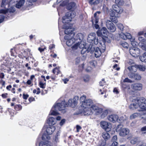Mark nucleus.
<instances>
[{"label": "nucleus", "mask_w": 146, "mask_h": 146, "mask_svg": "<svg viewBox=\"0 0 146 146\" xmlns=\"http://www.w3.org/2000/svg\"><path fill=\"white\" fill-rule=\"evenodd\" d=\"M86 96L83 95L80 98L81 103L80 113L84 115L88 116L92 114V110L90 109L93 104L92 101L90 99H86Z\"/></svg>", "instance_id": "1"}, {"label": "nucleus", "mask_w": 146, "mask_h": 146, "mask_svg": "<svg viewBox=\"0 0 146 146\" xmlns=\"http://www.w3.org/2000/svg\"><path fill=\"white\" fill-rule=\"evenodd\" d=\"M146 99L144 97H141L133 99V103L129 106V108L133 110L138 108L142 110H146Z\"/></svg>", "instance_id": "2"}, {"label": "nucleus", "mask_w": 146, "mask_h": 146, "mask_svg": "<svg viewBox=\"0 0 146 146\" xmlns=\"http://www.w3.org/2000/svg\"><path fill=\"white\" fill-rule=\"evenodd\" d=\"M67 105L66 104L64 100L61 103H57L52 107L50 111L49 115H58V113L54 110H58L61 111L63 113L66 111V107Z\"/></svg>", "instance_id": "3"}, {"label": "nucleus", "mask_w": 146, "mask_h": 146, "mask_svg": "<svg viewBox=\"0 0 146 146\" xmlns=\"http://www.w3.org/2000/svg\"><path fill=\"white\" fill-rule=\"evenodd\" d=\"M109 33L107 29L105 27H103L101 29V37L102 38L103 44H102V48H101V53L104 52L106 50V45L105 43L106 42H110V40L107 36Z\"/></svg>", "instance_id": "4"}, {"label": "nucleus", "mask_w": 146, "mask_h": 146, "mask_svg": "<svg viewBox=\"0 0 146 146\" xmlns=\"http://www.w3.org/2000/svg\"><path fill=\"white\" fill-rule=\"evenodd\" d=\"M55 130L54 127L49 125L47 127H44L43 131H44V133L42 136V139L43 140H45L46 139L48 140L50 139V137L49 135L52 134Z\"/></svg>", "instance_id": "5"}, {"label": "nucleus", "mask_w": 146, "mask_h": 146, "mask_svg": "<svg viewBox=\"0 0 146 146\" xmlns=\"http://www.w3.org/2000/svg\"><path fill=\"white\" fill-rule=\"evenodd\" d=\"M100 13V11L97 12L94 14V17L91 20L93 24L95 23L94 27L96 29H98L97 31V34L98 36H100V30L99 26L97 24L99 19V15Z\"/></svg>", "instance_id": "6"}, {"label": "nucleus", "mask_w": 146, "mask_h": 146, "mask_svg": "<svg viewBox=\"0 0 146 146\" xmlns=\"http://www.w3.org/2000/svg\"><path fill=\"white\" fill-rule=\"evenodd\" d=\"M75 13L74 11H70L67 12L65 16L63 17L62 22L64 23H69L72 19L75 16Z\"/></svg>", "instance_id": "7"}, {"label": "nucleus", "mask_w": 146, "mask_h": 146, "mask_svg": "<svg viewBox=\"0 0 146 146\" xmlns=\"http://www.w3.org/2000/svg\"><path fill=\"white\" fill-rule=\"evenodd\" d=\"M116 131L119 132V135L121 136H125L129 133V130L128 129L123 128L121 124L119 125L117 128Z\"/></svg>", "instance_id": "8"}, {"label": "nucleus", "mask_w": 146, "mask_h": 146, "mask_svg": "<svg viewBox=\"0 0 146 146\" xmlns=\"http://www.w3.org/2000/svg\"><path fill=\"white\" fill-rule=\"evenodd\" d=\"M129 51L130 54L134 57H138L140 55V50L137 47L131 48Z\"/></svg>", "instance_id": "9"}, {"label": "nucleus", "mask_w": 146, "mask_h": 146, "mask_svg": "<svg viewBox=\"0 0 146 146\" xmlns=\"http://www.w3.org/2000/svg\"><path fill=\"white\" fill-rule=\"evenodd\" d=\"M142 115L144 116V117H142V118H145L146 119H144L143 121V122L144 123H146V117L145 116V115H146V112L145 113L141 111L140 113H134L130 115V118L131 119H133L138 116Z\"/></svg>", "instance_id": "10"}, {"label": "nucleus", "mask_w": 146, "mask_h": 146, "mask_svg": "<svg viewBox=\"0 0 146 146\" xmlns=\"http://www.w3.org/2000/svg\"><path fill=\"white\" fill-rule=\"evenodd\" d=\"M106 25L108 29L111 32H114L116 30V28L114 24L110 21L107 20L106 21Z\"/></svg>", "instance_id": "11"}, {"label": "nucleus", "mask_w": 146, "mask_h": 146, "mask_svg": "<svg viewBox=\"0 0 146 146\" xmlns=\"http://www.w3.org/2000/svg\"><path fill=\"white\" fill-rule=\"evenodd\" d=\"M72 25L70 24L69 26H68L66 24L64 25L62 27L63 29H65L64 32L66 34H70L72 35V36L74 35V33H71L72 32Z\"/></svg>", "instance_id": "12"}, {"label": "nucleus", "mask_w": 146, "mask_h": 146, "mask_svg": "<svg viewBox=\"0 0 146 146\" xmlns=\"http://www.w3.org/2000/svg\"><path fill=\"white\" fill-rule=\"evenodd\" d=\"M110 12L111 21L115 23H117L118 22L117 18L118 17V15L116 14L114 12V11L111 10L110 11Z\"/></svg>", "instance_id": "13"}, {"label": "nucleus", "mask_w": 146, "mask_h": 146, "mask_svg": "<svg viewBox=\"0 0 146 146\" xmlns=\"http://www.w3.org/2000/svg\"><path fill=\"white\" fill-rule=\"evenodd\" d=\"M15 11V8L13 7H11L10 8H8L6 9H0V14H6L7 13H10L14 12Z\"/></svg>", "instance_id": "14"}, {"label": "nucleus", "mask_w": 146, "mask_h": 146, "mask_svg": "<svg viewBox=\"0 0 146 146\" xmlns=\"http://www.w3.org/2000/svg\"><path fill=\"white\" fill-rule=\"evenodd\" d=\"M139 40L140 41V45L143 50H146V40L142 36H140L138 38Z\"/></svg>", "instance_id": "15"}, {"label": "nucleus", "mask_w": 146, "mask_h": 146, "mask_svg": "<svg viewBox=\"0 0 146 146\" xmlns=\"http://www.w3.org/2000/svg\"><path fill=\"white\" fill-rule=\"evenodd\" d=\"M101 127L106 131H109L110 130L111 127L110 123L105 121H102L101 122Z\"/></svg>", "instance_id": "16"}, {"label": "nucleus", "mask_w": 146, "mask_h": 146, "mask_svg": "<svg viewBox=\"0 0 146 146\" xmlns=\"http://www.w3.org/2000/svg\"><path fill=\"white\" fill-rule=\"evenodd\" d=\"M113 10H111L114 11L116 14L118 15V14H120L122 13L123 11V9L119 7L117 5H113L112 6Z\"/></svg>", "instance_id": "17"}, {"label": "nucleus", "mask_w": 146, "mask_h": 146, "mask_svg": "<svg viewBox=\"0 0 146 146\" xmlns=\"http://www.w3.org/2000/svg\"><path fill=\"white\" fill-rule=\"evenodd\" d=\"M94 50V47H93L92 44H91L89 45V46L87 48H83L81 51V53L82 54H84L86 52H90L91 53H93V51Z\"/></svg>", "instance_id": "18"}, {"label": "nucleus", "mask_w": 146, "mask_h": 146, "mask_svg": "<svg viewBox=\"0 0 146 146\" xmlns=\"http://www.w3.org/2000/svg\"><path fill=\"white\" fill-rule=\"evenodd\" d=\"M118 118V116L115 114H111L108 117V119L110 121L113 123L116 121L117 122Z\"/></svg>", "instance_id": "19"}, {"label": "nucleus", "mask_w": 146, "mask_h": 146, "mask_svg": "<svg viewBox=\"0 0 146 146\" xmlns=\"http://www.w3.org/2000/svg\"><path fill=\"white\" fill-rule=\"evenodd\" d=\"M66 104L67 105V106L66 108L69 106L72 108L75 107L77 103V101L76 100L75 97L73 99H70L68 101V105L65 102Z\"/></svg>", "instance_id": "20"}, {"label": "nucleus", "mask_w": 146, "mask_h": 146, "mask_svg": "<svg viewBox=\"0 0 146 146\" xmlns=\"http://www.w3.org/2000/svg\"><path fill=\"white\" fill-rule=\"evenodd\" d=\"M102 137L104 140L103 141L101 145H105L106 143V140L109 139L110 138V136L108 132H104L102 133Z\"/></svg>", "instance_id": "21"}, {"label": "nucleus", "mask_w": 146, "mask_h": 146, "mask_svg": "<svg viewBox=\"0 0 146 146\" xmlns=\"http://www.w3.org/2000/svg\"><path fill=\"white\" fill-rule=\"evenodd\" d=\"M90 109H91L93 111L92 114L94 113L96 115H97L100 113V110L99 107L96 105H92Z\"/></svg>", "instance_id": "22"}, {"label": "nucleus", "mask_w": 146, "mask_h": 146, "mask_svg": "<svg viewBox=\"0 0 146 146\" xmlns=\"http://www.w3.org/2000/svg\"><path fill=\"white\" fill-rule=\"evenodd\" d=\"M9 4L8 0H2L1 7L3 9H7L9 7Z\"/></svg>", "instance_id": "23"}, {"label": "nucleus", "mask_w": 146, "mask_h": 146, "mask_svg": "<svg viewBox=\"0 0 146 146\" xmlns=\"http://www.w3.org/2000/svg\"><path fill=\"white\" fill-rule=\"evenodd\" d=\"M142 88V85L141 84H135L131 85V88L134 90H140Z\"/></svg>", "instance_id": "24"}, {"label": "nucleus", "mask_w": 146, "mask_h": 146, "mask_svg": "<svg viewBox=\"0 0 146 146\" xmlns=\"http://www.w3.org/2000/svg\"><path fill=\"white\" fill-rule=\"evenodd\" d=\"M120 37L124 40H126L127 39H130L131 38V36L129 33H126L125 34L123 33H121L119 35Z\"/></svg>", "instance_id": "25"}, {"label": "nucleus", "mask_w": 146, "mask_h": 146, "mask_svg": "<svg viewBox=\"0 0 146 146\" xmlns=\"http://www.w3.org/2000/svg\"><path fill=\"white\" fill-rule=\"evenodd\" d=\"M95 34L94 33H91L88 36L87 38V40L89 42L91 43L92 42L95 40Z\"/></svg>", "instance_id": "26"}, {"label": "nucleus", "mask_w": 146, "mask_h": 146, "mask_svg": "<svg viewBox=\"0 0 146 146\" xmlns=\"http://www.w3.org/2000/svg\"><path fill=\"white\" fill-rule=\"evenodd\" d=\"M44 141H41L39 144V146H51L52 144L50 143L46 139L45 140H43Z\"/></svg>", "instance_id": "27"}, {"label": "nucleus", "mask_w": 146, "mask_h": 146, "mask_svg": "<svg viewBox=\"0 0 146 146\" xmlns=\"http://www.w3.org/2000/svg\"><path fill=\"white\" fill-rule=\"evenodd\" d=\"M128 69L131 72H134L136 71L137 70V65H132L128 67Z\"/></svg>", "instance_id": "28"}, {"label": "nucleus", "mask_w": 146, "mask_h": 146, "mask_svg": "<svg viewBox=\"0 0 146 146\" xmlns=\"http://www.w3.org/2000/svg\"><path fill=\"white\" fill-rule=\"evenodd\" d=\"M47 123L50 125H54L56 123V120L55 118L53 117H51L48 119Z\"/></svg>", "instance_id": "29"}, {"label": "nucleus", "mask_w": 146, "mask_h": 146, "mask_svg": "<svg viewBox=\"0 0 146 146\" xmlns=\"http://www.w3.org/2000/svg\"><path fill=\"white\" fill-rule=\"evenodd\" d=\"M76 4L75 3L72 2L68 4L67 6V9L68 10H73L75 7Z\"/></svg>", "instance_id": "30"}, {"label": "nucleus", "mask_w": 146, "mask_h": 146, "mask_svg": "<svg viewBox=\"0 0 146 146\" xmlns=\"http://www.w3.org/2000/svg\"><path fill=\"white\" fill-rule=\"evenodd\" d=\"M108 114V110L106 109L101 108V118H104Z\"/></svg>", "instance_id": "31"}, {"label": "nucleus", "mask_w": 146, "mask_h": 146, "mask_svg": "<svg viewBox=\"0 0 146 146\" xmlns=\"http://www.w3.org/2000/svg\"><path fill=\"white\" fill-rule=\"evenodd\" d=\"M25 3V0H20L16 4V7L18 8H20L23 6Z\"/></svg>", "instance_id": "32"}, {"label": "nucleus", "mask_w": 146, "mask_h": 146, "mask_svg": "<svg viewBox=\"0 0 146 146\" xmlns=\"http://www.w3.org/2000/svg\"><path fill=\"white\" fill-rule=\"evenodd\" d=\"M127 119V117L125 115H122L118 119L117 122L119 123H122L125 121Z\"/></svg>", "instance_id": "33"}, {"label": "nucleus", "mask_w": 146, "mask_h": 146, "mask_svg": "<svg viewBox=\"0 0 146 146\" xmlns=\"http://www.w3.org/2000/svg\"><path fill=\"white\" fill-rule=\"evenodd\" d=\"M75 41V40L74 38H72L68 40L66 42V44L68 46H70Z\"/></svg>", "instance_id": "34"}, {"label": "nucleus", "mask_w": 146, "mask_h": 146, "mask_svg": "<svg viewBox=\"0 0 146 146\" xmlns=\"http://www.w3.org/2000/svg\"><path fill=\"white\" fill-rule=\"evenodd\" d=\"M83 36L82 34L81 33H79L77 34L75 36V40H81L83 39Z\"/></svg>", "instance_id": "35"}, {"label": "nucleus", "mask_w": 146, "mask_h": 146, "mask_svg": "<svg viewBox=\"0 0 146 146\" xmlns=\"http://www.w3.org/2000/svg\"><path fill=\"white\" fill-rule=\"evenodd\" d=\"M100 50L99 48H97L95 51V56L96 58H98L100 56Z\"/></svg>", "instance_id": "36"}, {"label": "nucleus", "mask_w": 146, "mask_h": 146, "mask_svg": "<svg viewBox=\"0 0 146 146\" xmlns=\"http://www.w3.org/2000/svg\"><path fill=\"white\" fill-rule=\"evenodd\" d=\"M138 141V138L137 137H134L132 138L130 141V142L131 144L134 145L136 144Z\"/></svg>", "instance_id": "37"}, {"label": "nucleus", "mask_w": 146, "mask_h": 146, "mask_svg": "<svg viewBox=\"0 0 146 146\" xmlns=\"http://www.w3.org/2000/svg\"><path fill=\"white\" fill-rule=\"evenodd\" d=\"M99 3V0H90L89 1V3L91 5H96Z\"/></svg>", "instance_id": "38"}, {"label": "nucleus", "mask_w": 146, "mask_h": 146, "mask_svg": "<svg viewBox=\"0 0 146 146\" xmlns=\"http://www.w3.org/2000/svg\"><path fill=\"white\" fill-rule=\"evenodd\" d=\"M138 68L141 71H144L146 69V67L145 66L141 65H137V68Z\"/></svg>", "instance_id": "39"}, {"label": "nucleus", "mask_w": 146, "mask_h": 146, "mask_svg": "<svg viewBox=\"0 0 146 146\" xmlns=\"http://www.w3.org/2000/svg\"><path fill=\"white\" fill-rule=\"evenodd\" d=\"M141 134L143 135H146V126L142 127L141 129Z\"/></svg>", "instance_id": "40"}, {"label": "nucleus", "mask_w": 146, "mask_h": 146, "mask_svg": "<svg viewBox=\"0 0 146 146\" xmlns=\"http://www.w3.org/2000/svg\"><path fill=\"white\" fill-rule=\"evenodd\" d=\"M90 64L92 67H95L97 65V62L95 60L91 61L90 62Z\"/></svg>", "instance_id": "41"}, {"label": "nucleus", "mask_w": 146, "mask_h": 146, "mask_svg": "<svg viewBox=\"0 0 146 146\" xmlns=\"http://www.w3.org/2000/svg\"><path fill=\"white\" fill-rule=\"evenodd\" d=\"M115 3L119 5H122L124 3L123 0H115Z\"/></svg>", "instance_id": "42"}, {"label": "nucleus", "mask_w": 146, "mask_h": 146, "mask_svg": "<svg viewBox=\"0 0 146 146\" xmlns=\"http://www.w3.org/2000/svg\"><path fill=\"white\" fill-rule=\"evenodd\" d=\"M89 77L88 75L84 76L83 77V80L85 82H88L89 80Z\"/></svg>", "instance_id": "43"}, {"label": "nucleus", "mask_w": 146, "mask_h": 146, "mask_svg": "<svg viewBox=\"0 0 146 146\" xmlns=\"http://www.w3.org/2000/svg\"><path fill=\"white\" fill-rule=\"evenodd\" d=\"M140 60L142 62H146V57L143 54L142 56L139 57Z\"/></svg>", "instance_id": "44"}, {"label": "nucleus", "mask_w": 146, "mask_h": 146, "mask_svg": "<svg viewBox=\"0 0 146 146\" xmlns=\"http://www.w3.org/2000/svg\"><path fill=\"white\" fill-rule=\"evenodd\" d=\"M22 108V107L20 105H16L15 106V109L17 111L20 110Z\"/></svg>", "instance_id": "45"}, {"label": "nucleus", "mask_w": 146, "mask_h": 146, "mask_svg": "<svg viewBox=\"0 0 146 146\" xmlns=\"http://www.w3.org/2000/svg\"><path fill=\"white\" fill-rule=\"evenodd\" d=\"M79 44V42H78L76 44H75L74 46H72V50H76V49H78V44Z\"/></svg>", "instance_id": "46"}, {"label": "nucleus", "mask_w": 146, "mask_h": 146, "mask_svg": "<svg viewBox=\"0 0 146 146\" xmlns=\"http://www.w3.org/2000/svg\"><path fill=\"white\" fill-rule=\"evenodd\" d=\"M117 27L121 31H123L124 27L122 24L121 23L118 24H117Z\"/></svg>", "instance_id": "47"}, {"label": "nucleus", "mask_w": 146, "mask_h": 146, "mask_svg": "<svg viewBox=\"0 0 146 146\" xmlns=\"http://www.w3.org/2000/svg\"><path fill=\"white\" fill-rule=\"evenodd\" d=\"M141 77L140 75L136 74H135L134 76V79L137 80H139L141 79Z\"/></svg>", "instance_id": "48"}, {"label": "nucleus", "mask_w": 146, "mask_h": 146, "mask_svg": "<svg viewBox=\"0 0 146 146\" xmlns=\"http://www.w3.org/2000/svg\"><path fill=\"white\" fill-rule=\"evenodd\" d=\"M123 47L125 48H127L129 46L128 44L125 42H123L121 44Z\"/></svg>", "instance_id": "49"}, {"label": "nucleus", "mask_w": 146, "mask_h": 146, "mask_svg": "<svg viewBox=\"0 0 146 146\" xmlns=\"http://www.w3.org/2000/svg\"><path fill=\"white\" fill-rule=\"evenodd\" d=\"M37 0H27V2L29 3L28 6H30L32 5V3L36 1Z\"/></svg>", "instance_id": "50"}, {"label": "nucleus", "mask_w": 146, "mask_h": 146, "mask_svg": "<svg viewBox=\"0 0 146 146\" xmlns=\"http://www.w3.org/2000/svg\"><path fill=\"white\" fill-rule=\"evenodd\" d=\"M39 85L40 87L42 88H45V83H44L40 81L39 82Z\"/></svg>", "instance_id": "51"}, {"label": "nucleus", "mask_w": 146, "mask_h": 146, "mask_svg": "<svg viewBox=\"0 0 146 146\" xmlns=\"http://www.w3.org/2000/svg\"><path fill=\"white\" fill-rule=\"evenodd\" d=\"M117 137L116 135H114L112 138L111 142H117Z\"/></svg>", "instance_id": "52"}, {"label": "nucleus", "mask_w": 146, "mask_h": 146, "mask_svg": "<svg viewBox=\"0 0 146 146\" xmlns=\"http://www.w3.org/2000/svg\"><path fill=\"white\" fill-rule=\"evenodd\" d=\"M78 48H82V49L83 48H84L86 47L83 43L82 42L80 43L79 42V44H78Z\"/></svg>", "instance_id": "53"}, {"label": "nucleus", "mask_w": 146, "mask_h": 146, "mask_svg": "<svg viewBox=\"0 0 146 146\" xmlns=\"http://www.w3.org/2000/svg\"><path fill=\"white\" fill-rule=\"evenodd\" d=\"M56 71L57 72V74H59L60 72V71L57 68V67H56L53 70V73L55 74L56 73Z\"/></svg>", "instance_id": "54"}, {"label": "nucleus", "mask_w": 146, "mask_h": 146, "mask_svg": "<svg viewBox=\"0 0 146 146\" xmlns=\"http://www.w3.org/2000/svg\"><path fill=\"white\" fill-rule=\"evenodd\" d=\"M126 62L129 64H133L134 63L133 60L131 59H129L127 60Z\"/></svg>", "instance_id": "55"}, {"label": "nucleus", "mask_w": 146, "mask_h": 146, "mask_svg": "<svg viewBox=\"0 0 146 146\" xmlns=\"http://www.w3.org/2000/svg\"><path fill=\"white\" fill-rule=\"evenodd\" d=\"M70 34H67V35L65 36L64 39L65 40H67L70 39H71L72 38L70 37Z\"/></svg>", "instance_id": "56"}, {"label": "nucleus", "mask_w": 146, "mask_h": 146, "mask_svg": "<svg viewBox=\"0 0 146 146\" xmlns=\"http://www.w3.org/2000/svg\"><path fill=\"white\" fill-rule=\"evenodd\" d=\"M80 61V58H76L75 60V62L76 64H78Z\"/></svg>", "instance_id": "57"}, {"label": "nucleus", "mask_w": 146, "mask_h": 146, "mask_svg": "<svg viewBox=\"0 0 146 146\" xmlns=\"http://www.w3.org/2000/svg\"><path fill=\"white\" fill-rule=\"evenodd\" d=\"M124 82H130L132 83L133 82V81H132L131 80L129 79L128 78H126L123 80Z\"/></svg>", "instance_id": "58"}, {"label": "nucleus", "mask_w": 146, "mask_h": 146, "mask_svg": "<svg viewBox=\"0 0 146 146\" xmlns=\"http://www.w3.org/2000/svg\"><path fill=\"white\" fill-rule=\"evenodd\" d=\"M60 133L59 131L56 134V136L54 139V141L56 143H57V141H56V139H58V137H59L60 136Z\"/></svg>", "instance_id": "59"}, {"label": "nucleus", "mask_w": 146, "mask_h": 146, "mask_svg": "<svg viewBox=\"0 0 146 146\" xmlns=\"http://www.w3.org/2000/svg\"><path fill=\"white\" fill-rule=\"evenodd\" d=\"M5 17L3 15H0V23H2L4 21Z\"/></svg>", "instance_id": "60"}, {"label": "nucleus", "mask_w": 146, "mask_h": 146, "mask_svg": "<svg viewBox=\"0 0 146 146\" xmlns=\"http://www.w3.org/2000/svg\"><path fill=\"white\" fill-rule=\"evenodd\" d=\"M135 74L134 73H130L129 74L128 76L129 78L131 79L134 78Z\"/></svg>", "instance_id": "61"}, {"label": "nucleus", "mask_w": 146, "mask_h": 146, "mask_svg": "<svg viewBox=\"0 0 146 146\" xmlns=\"http://www.w3.org/2000/svg\"><path fill=\"white\" fill-rule=\"evenodd\" d=\"M113 92L114 93L116 94H118L119 93V92L118 89L116 88H114L113 90Z\"/></svg>", "instance_id": "62"}, {"label": "nucleus", "mask_w": 146, "mask_h": 146, "mask_svg": "<svg viewBox=\"0 0 146 146\" xmlns=\"http://www.w3.org/2000/svg\"><path fill=\"white\" fill-rule=\"evenodd\" d=\"M76 129H77V132H78L79 131V130L81 129V127L80 126L77 125L76 126Z\"/></svg>", "instance_id": "63"}, {"label": "nucleus", "mask_w": 146, "mask_h": 146, "mask_svg": "<svg viewBox=\"0 0 146 146\" xmlns=\"http://www.w3.org/2000/svg\"><path fill=\"white\" fill-rule=\"evenodd\" d=\"M111 146H116L117 144V142H112Z\"/></svg>", "instance_id": "64"}]
</instances>
